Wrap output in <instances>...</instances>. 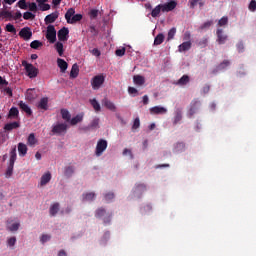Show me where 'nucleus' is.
<instances>
[{"label": "nucleus", "mask_w": 256, "mask_h": 256, "mask_svg": "<svg viewBox=\"0 0 256 256\" xmlns=\"http://www.w3.org/2000/svg\"><path fill=\"white\" fill-rule=\"evenodd\" d=\"M19 227H21V224L19 222H16L10 226H7L8 231H11L12 233L15 231H19Z\"/></svg>", "instance_id": "46"}, {"label": "nucleus", "mask_w": 256, "mask_h": 256, "mask_svg": "<svg viewBox=\"0 0 256 256\" xmlns=\"http://www.w3.org/2000/svg\"><path fill=\"white\" fill-rule=\"evenodd\" d=\"M81 19H83V15H81V14H74L73 17L70 18L68 23L70 25H75V23H79V21H81Z\"/></svg>", "instance_id": "32"}, {"label": "nucleus", "mask_w": 256, "mask_h": 256, "mask_svg": "<svg viewBox=\"0 0 256 256\" xmlns=\"http://www.w3.org/2000/svg\"><path fill=\"white\" fill-rule=\"evenodd\" d=\"M31 49H39V47H43V43L39 40H34L30 43Z\"/></svg>", "instance_id": "47"}, {"label": "nucleus", "mask_w": 256, "mask_h": 256, "mask_svg": "<svg viewBox=\"0 0 256 256\" xmlns=\"http://www.w3.org/2000/svg\"><path fill=\"white\" fill-rule=\"evenodd\" d=\"M17 5L20 9L27 10V2L25 0L18 1Z\"/></svg>", "instance_id": "59"}, {"label": "nucleus", "mask_w": 256, "mask_h": 256, "mask_svg": "<svg viewBox=\"0 0 256 256\" xmlns=\"http://www.w3.org/2000/svg\"><path fill=\"white\" fill-rule=\"evenodd\" d=\"M90 104L92 105V107L96 111V113H99V111H101V104H99L97 99H95V98L90 99Z\"/></svg>", "instance_id": "33"}, {"label": "nucleus", "mask_w": 256, "mask_h": 256, "mask_svg": "<svg viewBox=\"0 0 256 256\" xmlns=\"http://www.w3.org/2000/svg\"><path fill=\"white\" fill-rule=\"evenodd\" d=\"M207 43H209V40L207 38H202L199 41L198 45L203 48V47H205L207 45Z\"/></svg>", "instance_id": "64"}, {"label": "nucleus", "mask_w": 256, "mask_h": 256, "mask_svg": "<svg viewBox=\"0 0 256 256\" xmlns=\"http://www.w3.org/2000/svg\"><path fill=\"white\" fill-rule=\"evenodd\" d=\"M23 67L30 79H35L39 75V69H37L33 64L27 63V61L22 62Z\"/></svg>", "instance_id": "2"}, {"label": "nucleus", "mask_w": 256, "mask_h": 256, "mask_svg": "<svg viewBox=\"0 0 256 256\" xmlns=\"http://www.w3.org/2000/svg\"><path fill=\"white\" fill-rule=\"evenodd\" d=\"M200 105H201V102L197 99H194L190 104V109L188 111V117H192L193 115H195L197 113V111L199 110Z\"/></svg>", "instance_id": "9"}, {"label": "nucleus", "mask_w": 256, "mask_h": 256, "mask_svg": "<svg viewBox=\"0 0 256 256\" xmlns=\"http://www.w3.org/2000/svg\"><path fill=\"white\" fill-rule=\"evenodd\" d=\"M189 49H191V41H186V42H183L182 44H180L178 46V51L180 53H183L185 51H189Z\"/></svg>", "instance_id": "22"}, {"label": "nucleus", "mask_w": 256, "mask_h": 256, "mask_svg": "<svg viewBox=\"0 0 256 256\" xmlns=\"http://www.w3.org/2000/svg\"><path fill=\"white\" fill-rule=\"evenodd\" d=\"M57 35H58L59 41H67V39L69 37V28L63 27L62 29H60L58 31Z\"/></svg>", "instance_id": "12"}, {"label": "nucleus", "mask_w": 256, "mask_h": 256, "mask_svg": "<svg viewBox=\"0 0 256 256\" xmlns=\"http://www.w3.org/2000/svg\"><path fill=\"white\" fill-rule=\"evenodd\" d=\"M68 127L66 123H57L52 126V133L53 135H65Z\"/></svg>", "instance_id": "4"}, {"label": "nucleus", "mask_w": 256, "mask_h": 256, "mask_svg": "<svg viewBox=\"0 0 256 256\" xmlns=\"http://www.w3.org/2000/svg\"><path fill=\"white\" fill-rule=\"evenodd\" d=\"M150 113L151 115H165V113H167V110L165 107L154 106L150 108Z\"/></svg>", "instance_id": "14"}, {"label": "nucleus", "mask_w": 256, "mask_h": 256, "mask_svg": "<svg viewBox=\"0 0 256 256\" xmlns=\"http://www.w3.org/2000/svg\"><path fill=\"white\" fill-rule=\"evenodd\" d=\"M140 126H141V120H139V118H136V119L134 120L132 129H139Z\"/></svg>", "instance_id": "62"}, {"label": "nucleus", "mask_w": 256, "mask_h": 256, "mask_svg": "<svg viewBox=\"0 0 256 256\" xmlns=\"http://www.w3.org/2000/svg\"><path fill=\"white\" fill-rule=\"evenodd\" d=\"M18 35L24 41H29L33 37V32L30 27H24L19 31Z\"/></svg>", "instance_id": "7"}, {"label": "nucleus", "mask_w": 256, "mask_h": 256, "mask_svg": "<svg viewBox=\"0 0 256 256\" xmlns=\"http://www.w3.org/2000/svg\"><path fill=\"white\" fill-rule=\"evenodd\" d=\"M95 199V192L83 194V201H93Z\"/></svg>", "instance_id": "43"}, {"label": "nucleus", "mask_w": 256, "mask_h": 256, "mask_svg": "<svg viewBox=\"0 0 256 256\" xmlns=\"http://www.w3.org/2000/svg\"><path fill=\"white\" fill-rule=\"evenodd\" d=\"M51 239V236L49 234H44L41 236V243H47V241H49Z\"/></svg>", "instance_id": "63"}, {"label": "nucleus", "mask_w": 256, "mask_h": 256, "mask_svg": "<svg viewBox=\"0 0 256 256\" xmlns=\"http://www.w3.org/2000/svg\"><path fill=\"white\" fill-rule=\"evenodd\" d=\"M18 116H19V109L15 108V107H12L9 111L8 117L10 119H13V118L18 117Z\"/></svg>", "instance_id": "40"}, {"label": "nucleus", "mask_w": 256, "mask_h": 256, "mask_svg": "<svg viewBox=\"0 0 256 256\" xmlns=\"http://www.w3.org/2000/svg\"><path fill=\"white\" fill-rule=\"evenodd\" d=\"M5 30L8 32V33H13L15 35V33H17V29L15 28V26L11 23L7 24L6 27H5Z\"/></svg>", "instance_id": "49"}, {"label": "nucleus", "mask_w": 256, "mask_h": 256, "mask_svg": "<svg viewBox=\"0 0 256 256\" xmlns=\"http://www.w3.org/2000/svg\"><path fill=\"white\" fill-rule=\"evenodd\" d=\"M102 105L106 107V109H109V111H117V107L111 100H109V98H104L102 100Z\"/></svg>", "instance_id": "16"}, {"label": "nucleus", "mask_w": 256, "mask_h": 256, "mask_svg": "<svg viewBox=\"0 0 256 256\" xmlns=\"http://www.w3.org/2000/svg\"><path fill=\"white\" fill-rule=\"evenodd\" d=\"M60 113L62 115V119L64 121H67V123H69L71 121V113L69 112V110L67 109H61Z\"/></svg>", "instance_id": "29"}, {"label": "nucleus", "mask_w": 256, "mask_h": 256, "mask_svg": "<svg viewBox=\"0 0 256 256\" xmlns=\"http://www.w3.org/2000/svg\"><path fill=\"white\" fill-rule=\"evenodd\" d=\"M55 49H56L59 57H63V53L65 52V50L63 49V43L57 42L55 44Z\"/></svg>", "instance_id": "37"}, {"label": "nucleus", "mask_w": 256, "mask_h": 256, "mask_svg": "<svg viewBox=\"0 0 256 256\" xmlns=\"http://www.w3.org/2000/svg\"><path fill=\"white\" fill-rule=\"evenodd\" d=\"M35 143H37V139L35 138V134L31 133L28 136V145H30L31 147H33V145H35Z\"/></svg>", "instance_id": "48"}, {"label": "nucleus", "mask_w": 256, "mask_h": 256, "mask_svg": "<svg viewBox=\"0 0 256 256\" xmlns=\"http://www.w3.org/2000/svg\"><path fill=\"white\" fill-rule=\"evenodd\" d=\"M15 243H17V238L16 237L8 238V240H7L8 247H15Z\"/></svg>", "instance_id": "53"}, {"label": "nucleus", "mask_w": 256, "mask_h": 256, "mask_svg": "<svg viewBox=\"0 0 256 256\" xmlns=\"http://www.w3.org/2000/svg\"><path fill=\"white\" fill-rule=\"evenodd\" d=\"M107 145H108L107 140L105 139L98 140L96 145V150H95L96 157H101V155L105 153V151L107 150Z\"/></svg>", "instance_id": "5"}, {"label": "nucleus", "mask_w": 256, "mask_h": 256, "mask_svg": "<svg viewBox=\"0 0 256 256\" xmlns=\"http://www.w3.org/2000/svg\"><path fill=\"white\" fill-rule=\"evenodd\" d=\"M229 23V18L227 16H223L219 21L218 25L219 27H225Z\"/></svg>", "instance_id": "50"}, {"label": "nucleus", "mask_w": 256, "mask_h": 256, "mask_svg": "<svg viewBox=\"0 0 256 256\" xmlns=\"http://www.w3.org/2000/svg\"><path fill=\"white\" fill-rule=\"evenodd\" d=\"M19 107H20V109H22L24 111V113H26L28 115H33V111L31 110L29 105H27L25 102L20 101Z\"/></svg>", "instance_id": "25"}, {"label": "nucleus", "mask_w": 256, "mask_h": 256, "mask_svg": "<svg viewBox=\"0 0 256 256\" xmlns=\"http://www.w3.org/2000/svg\"><path fill=\"white\" fill-rule=\"evenodd\" d=\"M161 6L163 13H169V11H173V9L177 7V2L175 0H171L165 4H161Z\"/></svg>", "instance_id": "10"}, {"label": "nucleus", "mask_w": 256, "mask_h": 256, "mask_svg": "<svg viewBox=\"0 0 256 256\" xmlns=\"http://www.w3.org/2000/svg\"><path fill=\"white\" fill-rule=\"evenodd\" d=\"M190 79L188 75H183L178 81H177V85H187V83H189Z\"/></svg>", "instance_id": "41"}, {"label": "nucleus", "mask_w": 256, "mask_h": 256, "mask_svg": "<svg viewBox=\"0 0 256 256\" xmlns=\"http://www.w3.org/2000/svg\"><path fill=\"white\" fill-rule=\"evenodd\" d=\"M37 94H35V90L33 89H28L26 92V99H28V101H33L34 99H36Z\"/></svg>", "instance_id": "36"}, {"label": "nucleus", "mask_w": 256, "mask_h": 256, "mask_svg": "<svg viewBox=\"0 0 256 256\" xmlns=\"http://www.w3.org/2000/svg\"><path fill=\"white\" fill-rule=\"evenodd\" d=\"M13 167H15L14 164H9L8 168L6 170L5 176L7 179H9V177H11V175H13Z\"/></svg>", "instance_id": "51"}, {"label": "nucleus", "mask_w": 256, "mask_h": 256, "mask_svg": "<svg viewBox=\"0 0 256 256\" xmlns=\"http://www.w3.org/2000/svg\"><path fill=\"white\" fill-rule=\"evenodd\" d=\"M211 25H213V21H212V20L207 21V22H204V23L200 26V29H201V31H203L204 29H209V27H211Z\"/></svg>", "instance_id": "54"}, {"label": "nucleus", "mask_w": 256, "mask_h": 256, "mask_svg": "<svg viewBox=\"0 0 256 256\" xmlns=\"http://www.w3.org/2000/svg\"><path fill=\"white\" fill-rule=\"evenodd\" d=\"M133 81H134L135 85H138L139 87H141L142 85H145V77H143L141 75H135L133 77Z\"/></svg>", "instance_id": "26"}, {"label": "nucleus", "mask_w": 256, "mask_h": 256, "mask_svg": "<svg viewBox=\"0 0 256 256\" xmlns=\"http://www.w3.org/2000/svg\"><path fill=\"white\" fill-rule=\"evenodd\" d=\"M161 11H162V6L161 4H159L152 10L151 12L152 17H159V13H161Z\"/></svg>", "instance_id": "44"}, {"label": "nucleus", "mask_w": 256, "mask_h": 256, "mask_svg": "<svg viewBox=\"0 0 256 256\" xmlns=\"http://www.w3.org/2000/svg\"><path fill=\"white\" fill-rule=\"evenodd\" d=\"M104 199L105 201H113V199H115V194L113 192H109L107 194L104 195Z\"/></svg>", "instance_id": "55"}, {"label": "nucleus", "mask_w": 256, "mask_h": 256, "mask_svg": "<svg viewBox=\"0 0 256 256\" xmlns=\"http://www.w3.org/2000/svg\"><path fill=\"white\" fill-rule=\"evenodd\" d=\"M248 9H249V11L254 13V11L256 10V1L255 0H251V2L249 3Z\"/></svg>", "instance_id": "58"}, {"label": "nucleus", "mask_w": 256, "mask_h": 256, "mask_svg": "<svg viewBox=\"0 0 256 256\" xmlns=\"http://www.w3.org/2000/svg\"><path fill=\"white\" fill-rule=\"evenodd\" d=\"M216 35H217L218 45H225V43L227 42V39H229V36H227V34H225L223 29L221 28L217 29Z\"/></svg>", "instance_id": "8"}, {"label": "nucleus", "mask_w": 256, "mask_h": 256, "mask_svg": "<svg viewBox=\"0 0 256 256\" xmlns=\"http://www.w3.org/2000/svg\"><path fill=\"white\" fill-rule=\"evenodd\" d=\"M57 65L61 70V73H65V71H67V67H69V64H67V62L61 58L57 59Z\"/></svg>", "instance_id": "18"}, {"label": "nucleus", "mask_w": 256, "mask_h": 256, "mask_svg": "<svg viewBox=\"0 0 256 256\" xmlns=\"http://www.w3.org/2000/svg\"><path fill=\"white\" fill-rule=\"evenodd\" d=\"M181 119H183V112L181 111V109L178 108L175 111L173 125H177V123H179L181 121Z\"/></svg>", "instance_id": "24"}, {"label": "nucleus", "mask_w": 256, "mask_h": 256, "mask_svg": "<svg viewBox=\"0 0 256 256\" xmlns=\"http://www.w3.org/2000/svg\"><path fill=\"white\" fill-rule=\"evenodd\" d=\"M38 109H42L43 111H47L49 109V98L43 97L37 104Z\"/></svg>", "instance_id": "15"}, {"label": "nucleus", "mask_w": 256, "mask_h": 256, "mask_svg": "<svg viewBox=\"0 0 256 256\" xmlns=\"http://www.w3.org/2000/svg\"><path fill=\"white\" fill-rule=\"evenodd\" d=\"M144 191H147V186L145 184H136L134 193H144Z\"/></svg>", "instance_id": "35"}, {"label": "nucleus", "mask_w": 256, "mask_h": 256, "mask_svg": "<svg viewBox=\"0 0 256 256\" xmlns=\"http://www.w3.org/2000/svg\"><path fill=\"white\" fill-rule=\"evenodd\" d=\"M18 152L21 157H25L27 155V145L20 142L18 144Z\"/></svg>", "instance_id": "30"}, {"label": "nucleus", "mask_w": 256, "mask_h": 256, "mask_svg": "<svg viewBox=\"0 0 256 256\" xmlns=\"http://www.w3.org/2000/svg\"><path fill=\"white\" fill-rule=\"evenodd\" d=\"M51 181V172H46L44 175H42L40 179V185L41 187H44V185H47Z\"/></svg>", "instance_id": "21"}, {"label": "nucleus", "mask_w": 256, "mask_h": 256, "mask_svg": "<svg viewBox=\"0 0 256 256\" xmlns=\"http://www.w3.org/2000/svg\"><path fill=\"white\" fill-rule=\"evenodd\" d=\"M84 117H85V113L83 112L77 114L75 117L70 118V125L75 126V125H78V123H83Z\"/></svg>", "instance_id": "13"}, {"label": "nucleus", "mask_w": 256, "mask_h": 256, "mask_svg": "<svg viewBox=\"0 0 256 256\" xmlns=\"http://www.w3.org/2000/svg\"><path fill=\"white\" fill-rule=\"evenodd\" d=\"M165 41V35L159 33L154 39V45H161Z\"/></svg>", "instance_id": "34"}, {"label": "nucleus", "mask_w": 256, "mask_h": 256, "mask_svg": "<svg viewBox=\"0 0 256 256\" xmlns=\"http://www.w3.org/2000/svg\"><path fill=\"white\" fill-rule=\"evenodd\" d=\"M49 213H50L51 217H55V215H57V213H59V203L58 202H56L50 206Z\"/></svg>", "instance_id": "28"}, {"label": "nucleus", "mask_w": 256, "mask_h": 256, "mask_svg": "<svg viewBox=\"0 0 256 256\" xmlns=\"http://www.w3.org/2000/svg\"><path fill=\"white\" fill-rule=\"evenodd\" d=\"M23 19H25V21L33 20V19H35V14H33L31 12H25L23 14Z\"/></svg>", "instance_id": "52"}, {"label": "nucleus", "mask_w": 256, "mask_h": 256, "mask_svg": "<svg viewBox=\"0 0 256 256\" xmlns=\"http://www.w3.org/2000/svg\"><path fill=\"white\" fill-rule=\"evenodd\" d=\"M0 17H4L5 19H9L11 21V19H13V13L4 10L0 12Z\"/></svg>", "instance_id": "45"}, {"label": "nucleus", "mask_w": 256, "mask_h": 256, "mask_svg": "<svg viewBox=\"0 0 256 256\" xmlns=\"http://www.w3.org/2000/svg\"><path fill=\"white\" fill-rule=\"evenodd\" d=\"M46 39L49 40L50 43H55L57 41V30H55V26L48 25Z\"/></svg>", "instance_id": "6"}, {"label": "nucleus", "mask_w": 256, "mask_h": 256, "mask_svg": "<svg viewBox=\"0 0 256 256\" xmlns=\"http://www.w3.org/2000/svg\"><path fill=\"white\" fill-rule=\"evenodd\" d=\"M38 7L42 10V11H49V9H51V5L44 3L42 5H38Z\"/></svg>", "instance_id": "60"}, {"label": "nucleus", "mask_w": 256, "mask_h": 256, "mask_svg": "<svg viewBox=\"0 0 256 256\" xmlns=\"http://www.w3.org/2000/svg\"><path fill=\"white\" fill-rule=\"evenodd\" d=\"M89 15H90L91 19H97L98 15H99V10L92 9V10H90Z\"/></svg>", "instance_id": "56"}, {"label": "nucleus", "mask_w": 256, "mask_h": 256, "mask_svg": "<svg viewBox=\"0 0 256 256\" xmlns=\"http://www.w3.org/2000/svg\"><path fill=\"white\" fill-rule=\"evenodd\" d=\"M229 65H231V61L223 60V62L218 65L217 69H218V71H221L223 69H227V67H229Z\"/></svg>", "instance_id": "42"}, {"label": "nucleus", "mask_w": 256, "mask_h": 256, "mask_svg": "<svg viewBox=\"0 0 256 256\" xmlns=\"http://www.w3.org/2000/svg\"><path fill=\"white\" fill-rule=\"evenodd\" d=\"M99 123H100V120L99 118L96 117L90 122L87 129H91V130L99 129Z\"/></svg>", "instance_id": "31"}, {"label": "nucleus", "mask_w": 256, "mask_h": 256, "mask_svg": "<svg viewBox=\"0 0 256 256\" xmlns=\"http://www.w3.org/2000/svg\"><path fill=\"white\" fill-rule=\"evenodd\" d=\"M185 151V143L177 142L174 144L173 153H183Z\"/></svg>", "instance_id": "17"}, {"label": "nucleus", "mask_w": 256, "mask_h": 256, "mask_svg": "<svg viewBox=\"0 0 256 256\" xmlns=\"http://www.w3.org/2000/svg\"><path fill=\"white\" fill-rule=\"evenodd\" d=\"M75 15V8H70L67 10L66 14H65V19L67 21V23H69V21L71 20V18Z\"/></svg>", "instance_id": "38"}, {"label": "nucleus", "mask_w": 256, "mask_h": 256, "mask_svg": "<svg viewBox=\"0 0 256 256\" xmlns=\"http://www.w3.org/2000/svg\"><path fill=\"white\" fill-rule=\"evenodd\" d=\"M73 173H75V167L74 166H66L64 168V175L65 177H67L68 179L70 177H73Z\"/></svg>", "instance_id": "27"}, {"label": "nucleus", "mask_w": 256, "mask_h": 256, "mask_svg": "<svg viewBox=\"0 0 256 256\" xmlns=\"http://www.w3.org/2000/svg\"><path fill=\"white\" fill-rule=\"evenodd\" d=\"M177 34V28L173 27L168 31L167 41H171L175 39V35Z\"/></svg>", "instance_id": "39"}, {"label": "nucleus", "mask_w": 256, "mask_h": 256, "mask_svg": "<svg viewBox=\"0 0 256 256\" xmlns=\"http://www.w3.org/2000/svg\"><path fill=\"white\" fill-rule=\"evenodd\" d=\"M59 19V12H53L47 15L44 19L46 25H50L51 23H55Z\"/></svg>", "instance_id": "11"}, {"label": "nucleus", "mask_w": 256, "mask_h": 256, "mask_svg": "<svg viewBox=\"0 0 256 256\" xmlns=\"http://www.w3.org/2000/svg\"><path fill=\"white\" fill-rule=\"evenodd\" d=\"M21 125L19 124V122H12V123H7L4 126V130L5 131H13V129H19Z\"/></svg>", "instance_id": "23"}, {"label": "nucleus", "mask_w": 256, "mask_h": 256, "mask_svg": "<svg viewBox=\"0 0 256 256\" xmlns=\"http://www.w3.org/2000/svg\"><path fill=\"white\" fill-rule=\"evenodd\" d=\"M95 217L97 219H101V217H104L103 218L104 225H109V223H111V217H113V214L107 213V210H105V208L100 207L96 210Z\"/></svg>", "instance_id": "1"}, {"label": "nucleus", "mask_w": 256, "mask_h": 256, "mask_svg": "<svg viewBox=\"0 0 256 256\" xmlns=\"http://www.w3.org/2000/svg\"><path fill=\"white\" fill-rule=\"evenodd\" d=\"M125 51H126L125 48L117 49V50L115 51V55H117V57H123V55H125Z\"/></svg>", "instance_id": "61"}, {"label": "nucleus", "mask_w": 256, "mask_h": 256, "mask_svg": "<svg viewBox=\"0 0 256 256\" xmlns=\"http://www.w3.org/2000/svg\"><path fill=\"white\" fill-rule=\"evenodd\" d=\"M79 77V65L77 63L72 65L71 71H70V78L71 79H77Z\"/></svg>", "instance_id": "19"}, {"label": "nucleus", "mask_w": 256, "mask_h": 256, "mask_svg": "<svg viewBox=\"0 0 256 256\" xmlns=\"http://www.w3.org/2000/svg\"><path fill=\"white\" fill-rule=\"evenodd\" d=\"M15 161H17V147L14 146L10 151L9 165H15Z\"/></svg>", "instance_id": "20"}, {"label": "nucleus", "mask_w": 256, "mask_h": 256, "mask_svg": "<svg viewBox=\"0 0 256 256\" xmlns=\"http://www.w3.org/2000/svg\"><path fill=\"white\" fill-rule=\"evenodd\" d=\"M28 9L32 11V13H37V4L35 2L29 3Z\"/></svg>", "instance_id": "57"}, {"label": "nucleus", "mask_w": 256, "mask_h": 256, "mask_svg": "<svg viewBox=\"0 0 256 256\" xmlns=\"http://www.w3.org/2000/svg\"><path fill=\"white\" fill-rule=\"evenodd\" d=\"M90 83L92 89L98 91V89H101L103 86V83H105V76H103V74L96 75L91 79Z\"/></svg>", "instance_id": "3"}]
</instances>
